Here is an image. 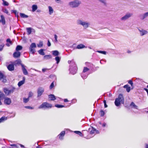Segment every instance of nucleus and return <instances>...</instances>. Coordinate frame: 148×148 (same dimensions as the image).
Instances as JSON below:
<instances>
[{
    "label": "nucleus",
    "mask_w": 148,
    "mask_h": 148,
    "mask_svg": "<svg viewBox=\"0 0 148 148\" xmlns=\"http://www.w3.org/2000/svg\"><path fill=\"white\" fill-rule=\"evenodd\" d=\"M55 59L56 61V64H58L59 63L60 61V60H61V57L60 56H56Z\"/></svg>",
    "instance_id": "c756f323"
},
{
    "label": "nucleus",
    "mask_w": 148,
    "mask_h": 148,
    "mask_svg": "<svg viewBox=\"0 0 148 148\" xmlns=\"http://www.w3.org/2000/svg\"><path fill=\"white\" fill-rule=\"evenodd\" d=\"M88 75V74L87 73L83 72H82L81 74V77L84 79L87 78Z\"/></svg>",
    "instance_id": "5701e85b"
},
{
    "label": "nucleus",
    "mask_w": 148,
    "mask_h": 148,
    "mask_svg": "<svg viewBox=\"0 0 148 148\" xmlns=\"http://www.w3.org/2000/svg\"><path fill=\"white\" fill-rule=\"evenodd\" d=\"M144 90L146 91L147 93L148 92V89L147 88H144Z\"/></svg>",
    "instance_id": "774afa93"
},
{
    "label": "nucleus",
    "mask_w": 148,
    "mask_h": 148,
    "mask_svg": "<svg viewBox=\"0 0 148 148\" xmlns=\"http://www.w3.org/2000/svg\"><path fill=\"white\" fill-rule=\"evenodd\" d=\"M32 29V28L30 27H28L26 28L27 32L28 35L30 34H31Z\"/></svg>",
    "instance_id": "e433bc0d"
},
{
    "label": "nucleus",
    "mask_w": 148,
    "mask_h": 148,
    "mask_svg": "<svg viewBox=\"0 0 148 148\" xmlns=\"http://www.w3.org/2000/svg\"><path fill=\"white\" fill-rule=\"evenodd\" d=\"M49 98L50 99V100L51 101H54L56 99V96L53 94H50L48 95Z\"/></svg>",
    "instance_id": "f3484780"
},
{
    "label": "nucleus",
    "mask_w": 148,
    "mask_h": 148,
    "mask_svg": "<svg viewBox=\"0 0 148 148\" xmlns=\"http://www.w3.org/2000/svg\"><path fill=\"white\" fill-rule=\"evenodd\" d=\"M21 62V60L20 59H18L15 61L13 62V64L15 66H16L17 65L20 64L21 65V64H23Z\"/></svg>",
    "instance_id": "4468645a"
},
{
    "label": "nucleus",
    "mask_w": 148,
    "mask_h": 148,
    "mask_svg": "<svg viewBox=\"0 0 148 148\" xmlns=\"http://www.w3.org/2000/svg\"><path fill=\"white\" fill-rule=\"evenodd\" d=\"M103 62H106V60L105 59H101L100 60V62L101 64H103Z\"/></svg>",
    "instance_id": "4d7b16f0"
},
{
    "label": "nucleus",
    "mask_w": 148,
    "mask_h": 148,
    "mask_svg": "<svg viewBox=\"0 0 148 148\" xmlns=\"http://www.w3.org/2000/svg\"><path fill=\"white\" fill-rule=\"evenodd\" d=\"M37 46L38 47H42L43 45L42 42V41H40L39 42V44H37Z\"/></svg>",
    "instance_id": "49530a36"
},
{
    "label": "nucleus",
    "mask_w": 148,
    "mask_h": 148,
    "mask_svg": "<svg viewBox=\"0 0 148 148\" xmlns=\"http://www.w3.org/2000/svg\"><path fill=\"white\" fill-rule=\"evenodd\" d=\"M3 91L5 94L6 95L8 96L9 95V93L8 92V89L7 88H3Z\"/></svg>",
    "instance_id": "c85d7f7f"
},
{
    "label": "nucleus",
    "mask_w": 148,
    "mask_h": 148,
    "mask_svg": "<svg viewBox=\"0 0 148 148\" xmlns=\"http://www.w3.org/2000/svg\"><path fill=\"white\" fill-rule=\"evenodd\" d=\"M106 123H103L102 126L103 127H105L106 126Z\"/></svg>",
    "instance_id": "69168bd1"
},
{
    "label": "nucleus",
    "mask_w": 148,
    "mask_h": 148,
    "mask_svg": "<svg viewBox=\"0 0 148 148\" xmlns=\"http://www.w3.org/2000/svg\"><path fill=\"white\" fill-rule=\"evenodd\" d=\"M132 15V14L127 13L126 14L125 16L121 18V21L125 20L130 17Z\"/></svg>",
    "instance_id": "1a4fd4ad"
},
{
    "label": "nucleus",
    "mask_w": 148,
    "mask_h": 148,
    "mask_svg": "<svg viewBox=\"0 0 148 148\" xmlns=\"http://www.w3.org/2000/svg\"><path fill=\"white\" fill-rule=\"evenodd\" d=\"M15 89V88H14V87H12V88L10 90H8V92L9 93V94L11 93H13V92H14Z\"/></svg>",
    "instance_id": "58836bf2"
},
{
    "label": "nucleus",
    "mask_w": 148,
    "mask_h": 148,
    "mask_svg": "<svg viewBox=\"0 0 148 148\" xmlns=\"http://www.w3.org/2000/svg\"><path fill=\"white\" fill-rule=\"evenodd\" d=\"M25 77H23V80L19 81L18 82V85L19 87L21 86L22 85L24 84L25 81Z\"/></svg>",
    "instance_id": "2eb2a0df"
},
{
    "label": "nucleus",
    "mask_w": 148,
    "mask_h": 148,
    "mask_svg": "<svg viewBox=\"0 0 148 148\" xmlns=\"http://www.w3.org/2000/svg\"><path fill=\"white\" fill-rule=\"evenodd\" d=\"M4 103L7 105H9L11 103V100L10 98L8 97H5L4 99Z\"/></svg>",
    "instance_id": "ddd939ff"
},
{
    "label": "nucleus",
    "mask_w": 148,
    "mask_h": 148,
    "mask_svg": "<svg viewBox=\"0 0 148 148\" xmlns=\"http://www.w3.org/2000/svg\"><path fill=\"white\" fill-rule=\"evenodd\" d=\"M55 106L56 107L58 108H61L63 107H65V106L61 104H56L55 105Z\"/></svg>",
    "instance_id": "c9c22d12"
},
{
    "label": "nucleus",
    "mask_w": 148,
    "mask_h": 148,
    "mask_svg": "<svg viewBox=\"0 0 148 148\" xmlns=\"http://www.w3.org/2000/svg\"><path fill=\"white\" fill-rule=\"evenodd\" d=\"M52 107L51 104L47 102H44L39 106L38 108L43 109L45 110L47 109L51 108Z\"/></svg>",
    "instance_id": "7ed1b4c3"
},
{
    "label": "nucleus",
    "mask_w": 148,
    "mask_h": 148,
    "mask_svg": "<svg viewBox=\"0 0 148 148\" xmlns=\"http://www.w3.org/2000/svg\"><path fill=\"white\" fill-rule=\"evenodd\" d=\"M20 15L21 18H26L28 17V16L27 15L23 13H20Z\"/></svg>",
    "instance_id": "7c9ffc66"
},
{
    "label": "nucleus",
    "mask_w": 148,
    "mask_h": 148,
    "mask_svg": "<svg viewBox=\"0 0 148 148\" xmlns=\"http://www.w3.org/2000/svg\"><path fill=\"white\" fill-rule=\"evenodd\" d=\"M147 32L145 30H143V32L141 33L140 35L141 36H143L147 33Z\"/></svg>",
    "instance_id": "c03bdc74"
},
{
    "label": "nucleus",
    "mask_w": 148,
    "mask_h": 148,
    "mask_svg": "<svg viewBox=\"0 0 148 148\" xmlns=\"http://www.w3.org/2000/svg\"><path fill=\"white\" fill-rule=\"evenodd\" d=\"M7 119V117L2 116L0 118V123L3 122Z\"/></svg>",
    "instance_id": "72a5a7b5"
},
{
    "label": "nucleus",
    "mask_w": 148,
    "mask_h": 148,
    "mask_svg": "<svg viewBox=\"0 0 148 148\" xmlns=\"http://www.w3.org/2000/svg\"><path fill=\"white\" fill-rule=\"evenodd\" d=\"M44 91V88L41 87H39L37 90V97L41 96Z\"/></svg>",
    "instance_id": "0eeeda50"
},
{
    "label": "nucleus",
    "mask_w": 148,
    "mask_h": 148,
    "mask_svg": "<svg viewBox=\"0 0 148 148\" xmlns=\"http://www.w3.org/2000/svg\"><path fill=\"white\" fill-rule=\"evenodd\" d=\"M21 66L22 67V70L23 74L25 75H27L28 73L27 71L25 68L26 66L23 64H21Z\"/></svg>",
    "instance_id": "9d476101"
},
{
    "label": "nucleus",
    "mask_w": 148,
    "mask_h": 148,
    "mask_svg": "<svg viewBox=\"0 0 148 148\" xmlns=\"http://www.w3.org/2000/svg\"><path fill=\"white\" fill-rule=\"evenodd\" d=\"M21 55V53L19 51H16L13 54V57L15 58H18L20 57Z\"/></svg>",
    "instance_id": "9b49d317"
},
{
    "label": "nucleus",
    "mask_w": 148,
    "mask_h": 148,
    "mask_svg": "<svg viewBox=\"0 0 148 148\" xmlns=\"http://www.w3.org/2000/svg\"><path fill=\"white\" fill-rule=\"evenodd\" d=\"M2 4L4 6H7L9 5L8 3L5 1H3Z\"/></svg>",
    "instance_id": "a18cd8bd"
},
{
    "label": "nucleus",
    "mask_w": 148,
    "mask_h": 148,
    "mask_svg": "<svg viewBox=\"0 0 148 148\" xmlns=\"http://www.w3.org/2000/svg\"><path fill=\"white\" fill-rule=\"evenodd\" d=\"M85 47V46L82 44H80L78 45L76 47V49H83Z\"/></svg>",
    "instance_id": "393cba45"
},
{
    "label": "nucleus",
    "mask_w": 148,
    "mask_h": 148,
    "mask_svg": "<svg viewBox=\"0 0 148 148\" xmlns=\"http://www.w3.org/2000/svg\"><path fill=\"white\" fill-rule=\"evenodd\" d=\"M6 41L7 43L6 44V45L8 47H9L10 45H12V42L10 38L7 39Z\"/></svg>",
    "instance_id": "a211bd4d"
},
{
    "label": "nucleus",
    "mask_w": 148,
    "mask_h": 148,
    "mask_svg": "<svg viewBox=\"0 0 148 148\" xmlns=\"http://www.w3.org/2000/svg\"><path fill=\"white\" fill-rule=\"evenodd\" d=\"M48 69L47 68H43L42 69V71L43 72H45Z\"/></svg>",
    "instance_id": "e2e57ef3"
},
{
    "label": "nucleus",
    "mask_w": 148,
    "mask_h": 148,
    "mask_svg": "<svg viewBox=\"0 0 148 148\" xmlns=\"http://www.w3.org/2000/svg\"><path fill=\"white\" fill-rule=\"evenodd\" d=\"M54 86V82H53L51 84L50 86H49V89H51L52 88H53Z\"/></svg>",
    "instance_id": "09e8293b"
},
{
    "label": "nucleus",
    "mask_w": 148,
    "mask_h": 148,
    "mask_svg": "<svg viewBox=\"0 0 148 148\" xmlns=\"http://www.w3.org/2000/svg\"><path fill=\"white\" fill-rule=\"evenodd\" d=\"M49 14H51L53 12V9L50 6H49Z\"/></svg>",
    "instance_id": "4c0bfd02"
},
{
    "label": "nucleus",
    "mask_w": 148,
    "mask_h": 148,
    "mask_svg": "<svg viewBox=\"0 0 148 148\" xmlns=\"http://www.w3.org/2000/svg\"><path fill=\"white\" fill-rule=\"evenodd\" d=\"M3 79L2 82L5 83L6 82V77L1 71H0V80Z\"/></svg>",
    "instance_id": "6e6552de"
},
{
    "label": "nucleus",
    "mask_w": 148,
    "mask_h": 148,
    "mask_svg": "<svg viewBox=\"0 0 148 148\" xmlns=\"http://www.w3.org/2000/svg\"><path fill=\"white\" fill-rule=\"evenodd\" d=\"M68 63L70 64L69 69L70 73L72 75L76 74L77 70V67L74 60H72L71 61L69 60Z\"/></svg>",
    "instance_id": "f257e3e1"
},
{
    "label": "nucleus",
    "mask_w": 148,
    "mask_h": 148,
    "mask_svg": "<svg viewBox=\"0 0 148 148\" xmlns=\"http://www.w3.org/2000/svg\"><path fill=\"white\" fill-rule=\"evenodd\" d=\"M25 108L27 109H34L33 107L30 106H25Z\"/></svg>",
    "instance_id": "864d4df0"
},
{
    "label": "nucleus",
    "mask_w": 148,
    "mask_h": 148,
    "mask_svg": "<svg viewBox=\"0 0 148 148\" xmlns=\"http://www.w3.org/2000/svg\"><path fill=\"white\" fill-rule=\"evenodd\" d=\"M52 56L50 55H45L43 58V60H48L52 58Z\"/></svg>",
    "instance_id": "412c9836"
},
{
    "label": "nucleus",
    "mask_w": 148,
    "mask_h": 148,
    "mask_svg": "<svg viewBox=\"0 0 148 148\" xmlns=\"http://www.w3.org/2000/svg\"><path fill=\"white\" fill-rule=\"evenodd\" d=\"M38 7L36 5L34 4L32 6V11L34 12L36 11Z\"/></svg>",
    "instance_id": "bb28decb"
},
{
    "label": "nucleus",
    "mask_w": 148,
    "mask_h": 148,
    "mask_svg": "<svg viewBox=\"0 0 148 148\" xmlns=\"http://www.w3.org/2000/svg\"><path fill=\"white\" fill-rule=\"evenodd\" d=\"M91 127V130L90 131V134H92L94 133L95 129L92 127Z\"/></svg>",
    "instance_id": "79ce46f5"
},
{
    "label": "nucleus",
    "mask_w": 148,
    "mask_h": 148,
    "mask_svg": "<svg viewBox=\"0 0 148 148\" xmlns=\"http://www.w3.org/2000/svg\"><path fill=\"white\" fill-rule=\"evenodd\" d=\"M100 116L101 117L103 116L105 114L104 111L102 110H101L99 112Z\"/></svg>",
    "instance_id": "ea45409f"
},
{
    "label": "nucleus",
    "mask_w": 148,
    "mask_h": 148,
    "mask_svg": "<svg viewBox=\"0 0 148 148\" xmlns=\"http://www.w3.org/2000/svg\"><path fill=\"white\" fill-rule=\"evenodd\" d=\"M52 54L54 56H57L59 55L60 53L58 51L54 50L52 51Z\"/></svg>",
    "instance_id": "aec40b11"
},
{
    "label": "nucleus",
    "mask_w": 148,
    "mask_h": 148,
    "mask_svg": "<svg viewBox=\"0 0 148 148\" xmlns=\"http://www.w3.org/2000/svg\"><path fill=\"white\" fill-rule=\"evenodd\" d=\"M89 68H88L87 67H84V69L82 72L83 73H86V72L89 70Z\"/></svg>",
    "instance_id": "de8ad7c7"
},
{
    "label": "nucleus",
    "mask_w": 148,
    "mask_h": 148,
    "mask_svg": "<svg viewBox=\"0 0 148 148\" xmlns=\"http://www.w3.org/2000/svg\"><path fill=\"white\" fill-rule=\"evenodd\" d=\"M100 2L103 3L104 5L106 4V0H99Z\"/></svg>",
    "instance_id": "13d9d810"
},
{
    "label": "nucleus",
    "mask_w": 148,
    "mask_h": 148,
    "mask_svg": "<svg viewBox=\"0 0 148 148\" xmlns=\"http://www.w3.org/2000/svg\"><path fill=\"white\" fill-rule=\"evenodd\" d=\"M96 52L104 55H106L107 53L106 51H104L97 50Z\"/></svg>",
    "instance_id": "a19ab883"
},
{
    "label": "nucleus",
    "mask_w": 148,
    "mask_h": 148,
    "mask_svg": "<svg viewBox=\"0 0 148 148\" xmlns=\"http://www.w3.org/2000/svg\"><path fill=\"white\" fill-rule=\"evenodd\" d=\"M143 15L145 18L147 17L148 16V12L143 14Z\"/></svg>",
    "instance_id": "052dcab7"
},
{
    "label": "nucleus",
    "mask_w": 148,
    "mask_h": 148,
    "mask_svg": "<svg viewBox=\"0 0 148 148\" xmlns=\"http://www.w3.org/2000/svg\"><path fill=\"white\" fill-rule=\"evenodd\" d=\"M36 47V45L35 43H32L30 45L29 47V50L30 52L33 54L35 53L36 52V50L34 48Z\"/></svg>",
    "instance_id": "39448f33"
},
{
    "label": "nucleus",
    "mask_w": 148,
    "mask_h": 148,
    "mask_svg": "<svg viewBox=\"0 0 148 148\" xmlns=\"http://www.w3.org/2000/svg\"><path fill=\"white\" fill-rule=\"evenodd\" d=\"M6 97L5 95L1 91H0V99L3 100Z\"/></svg>",
    "instance_id": "b1692460"
},
{
    "label": "nucleus",
    "mask_w": 148,
    "mask_h": 148,
    "mask_svg": "<svg viewBox=\"0 0 148 148\" xmlns=\"http://www.w3.org/2000/svg\"><path fill=\"white\" fill-rule=\"evenodd\" d=\"M123 88H126V91L127 92H130L131 90V88L128 84H126L123 86Z\"/></svg>",
    "instance_id": "a878e982"
},
{
    "label": "nucleus",
    "mask_w": 148,
    "mask_h": 148,
    "mask_svg": "<svg viewBox=\"0 0 148 148\" xmlns=\"http://www.w3.org/2000/svg\"><path fill=\"white\" fill-rule=\"evenodd\" d=\"M2 11L3 12L6 13L8 15H10V13L8 12V10H7V9L6 8H2Z\"/></svg>",
    "instance_id": "f704fd0d"
},
{
    "label": "nucleus",
    "mask_w": 148,
    "mask_h": 148,
    "mask_svg": "<svg viewBox=\"0 0 148 148\" xmlns=\"http://www.w3.org/2000/svg\"><path fill=\"white\" fill-rule=\"evenodd\" d=\"M44 50H45L43 49H41L38 50V52L40 55L44 56L45 55V53L44 51Z\"/></svg>",
    "instance_id": "cd10ccee"
},
{
    "label": "nucleus",
    "mask_w": 148,
    "mask_h": 148,
    "mask_svg": "<svg viewBox=\"0 0 148 148\" xmlns=\"http://www.w3.org/2000/svg\"><path fill=\"white\" fill-rule=\"evenodd\" d=\"M65 134V131H62L58 135V136H59V138L61 140H63V137L64 136Z\"/></svg>",
    "instance_id": "6ab92c4d"
},
{
    "label": "nucleus",
    "mask_w": 148,
    "mask_h": 148,
    "mask_svg": "<svg viewBox=\"0 0 148 148\" xmlns=\"http://www.w3.org/2000/svg\"><path fill=\"white\" fill-rule=\"evenodd\" d=\"M139 17L141 20H143L145 18V16H144L143 14H140V15Z\"/></svg>",
    "instance_id": "603ef678"
},
{
    "label": "nucleus",
    "mask_w": 148,
    "mask_h": 148,
    "mask_svg": "<svg viewBox=\"0 0 148 148\" xmlns=\"http://www.w3.org/2000/svg\"><path fill=\"white\" fill-rule=\"evenodd\" d=\"M128 83L131 85L132 87L133 86V83L132 80H129L128 81Z\"/></svg>",
    "instance_id": "3c124183"
},
{
    "label": "nucleus",
    "mask_w": 148,
    "mask_h": 148,
    "mask_svg": "<svg viewBox=\"0 0 148 148\" xmlns=\"http://www.w3.org/2000/svg\"><path fill=\"white\" fill-rule=\"evenodd\" d=\"M22 47L20 45H18L17 46L16 48V51H19L22 49Z\"/></svg>",
    "instance_id": "473e14b6"
},
{
    "label": "nucleus",
    "mask_w": 148,
    "mask_h": 148,
    "mask_svg": "<svg viewBox=\"0 0 148 148\" xmlns=\"http://www.w3.org/2000/svg\"><path fill=\"white\" fill-rule=\"evenodd\" d=\"M81 3V2L78 0H75L72 1L70 2L69 3V5L72 8H76L79 6Z\"/></svg>",
    "instance_id": "20e7f679"
},
{
    "label": "nucleus",
    "mask_w": 148,
    "mask_h": 148,
    "mask_svg": "<svg viewBox=\"0 0 148 148\" xmlns=\"http://www.w3.org/2000/svg\"><path fill=\"white\" fill-rule=\"evenodd\" d=\"M138 30L140 33V34H141V33L143 30L142 29H138Z\"/></svg>",
    "instance_id": "338daca9"
},
{
    "label": "nucleus",
    "mask_w": 148,
    "mask_h": 148,
    "mask_svg": "<svg viewBox=\"0 0 148 148\" xmlns=\"http://www.w3.org/2000/svg\"><path fill=\"white\" fill-rule=\"evenodd\" d=\"M33 95V93L32 92H29L28 98H29V99L30 97H32Z\"/></svg>",
    "instance_id": "5fc2aeb1"
},
{
    "label": "nucleus",
    "mask_w": 148,
    "mask_h": 148,
    "mask_svg": "<svg viewBox=\"0 0 148 148\" xmlns=\"http://www.w3.org/2000/svg\"><path fill=\"white\" fill-rule=\"evenodd\" d=\"M74 132L79 135L80 136H83L84 134H83L80 132L79 131H74Z\"/></svg>",
    "instance_id": "2f4dec72"
},
{
    "label": "nucleus",
    "mask_w": 148,
    "mask_h": 148,
    "mask_svg": "<svg viewBox=\"0 0 148 148\" xmlns=\"http://www.w3.org/2000/svg\"><path fill=\"white\" fill-rule=\"evenodd\" d=\"M14 64L13 63L10 64L7 66V68L9 71H12L14 70Z\"/></svg>",
    "instance_id": "f8f14e48"
},
{
    "label": "nucleus",
    "mask_w": 148,
    "mask_h": 148,
    "mask_svg": "<svg viewBox=\"0 0 148 148\" xmlns=\"http://www.w3.org/2000/svg\"><path fill=\"white\" fill-rule=\"evenodd\" d=\"M95 132L97 134H98L99 133V130H96V129H95Z\"/></svg>",
    "instance_id": "0e129e2a"
},
{
    "label": "nucleus",
    "mask_w": 148,
    "mask_h": 148,
    "mask_svg": "<svg viewBox=\"0 0 148 148\" xmlns=\"http://www.w3.org/2000/svg\"><path fill=\"white\" fill-rule=\"evenodd\" d=\"M130 106L131 107V108H133L135 109H136L137 110H138V106L136 105L133 102H132L130 104Z\"/></svg>",
    "instance_id": "dca6fc26"
},
{
    "label": "nucleus",
    "mask_w": 148,
    "mask_h": 148,
    "mask_svg": "<svg viewBox=\"0 0 148 148\" xmlns=\"http://www.w3.org/2000/svg\"><path fill=\"white\" fill-rule=\"evenodd\" d=\"M83 134H86V135H88V134H89V132L87 130H83Z\"/></svg>",
    "instance_id": "8fccbe9b"
},
{
    "label": "nucleus",
    "mask_w": 148,
    "mask_h": 148,
    "mask_svg": "<svg viewBox=\"0 0 148 148\" xmlns=\"http://www.w3.org/2000/svg\"><path fill=\"white\" fill-rule=\"evenodd\" d=\"M11 12L12 13L14 14L15 15V16L17 18H18L19 17L18 12L17 10H11Z\"/></svg>",
    "instance_id": "4be33fe9"
},
{
    "label": "nucleus",
    "mask_w": 148,
    "mask_h": 148,
    "mask_svg": "<svg viewBox=\"0 0 148 148\" xmlns=\"http://www.w3.org/2000/svg\"><path fill=\"white\" fill-rule=\"evenodd\" d=\"M77 23L78 25L83 26L84 28L85 29L88 28L89 25V24L88 23L85 22H83L80 20H77Z\"/></svg>",
    "instance_id": "423d86ee"
},
{
    "label": "nucleus",
    "mask_w": 148,
    "mask_h": 148,
    "mask_svg": "<svg viewBox=\"0 0 148 148\" xmlns=\"http://www.w3.org/2000/svg\"><path fill=\"white\" fill-rule=\"evenodd\" d=\"M124 102V99L123 95L122 94H120L118 98H116L114 101V104L117 107L119 106L121 104H123Z\"/></svg>",
    "instance_id": "f03ea898"
},
{
    "label": "nucleus",
    "mask_w": 148,
    "mask_h": 148,
    "mask_svg": "<svg viewBox=\"0 0 148 148\" xmlns=\"http://www.w3.org/2000/svg\"><path fill=\"white\" fill-rule=\"evenodd\" d=\"M10 146L17 147V145L15 144H12L10 145Z\"/></svg>",
    "instance_id": "680f3d73"
},
{
    "label": "nucleus",
    "mask_w": 148,
    "mask_h": 148,
    "mask_svg": "<svg viewBox=\"0 0 148 148\" xmlns=\"http://www.w3.org/2000/svg\"><path fill=\"white\" fill-rule=\"evenodd\" d=\"M51 43L49 40H48L47 43V45L48 47H50L51 46Z\"/></svg>",
    "instance_id": "bf43d9fd"
},
{
    "label": "nucleus",
    "mask_w": 148,
    "mask_h": 148,
    "mask_svg": "<svg viewBox=\"0 0 148 148\" xmlns=\"http://www.w3.org/2000/svg\"><path fill=\"white\" fill-rule=\"evenodd\" d=\"M29 99L28 97L27 98L25 97L23 98V102L25 103H27L29 101Z\"/></svg>",
    "instance_id": "37998d69"
},
{
    "label": "nucleus",
    "mask_w": 148,
    "mask_h": 148,
    "mask_svg": "<svg viewBox=\"0 0 148 148\" xmlns=\"http://www.w3.org/2000/svg\"><path fill=\"white\" fill-rule=\"evenodd\" d=\"M4 46V44L0 45V51H1L3 50V47Z\"/></svg>",
    "instance_id": "6e6d98bb"
}]
</instances>
